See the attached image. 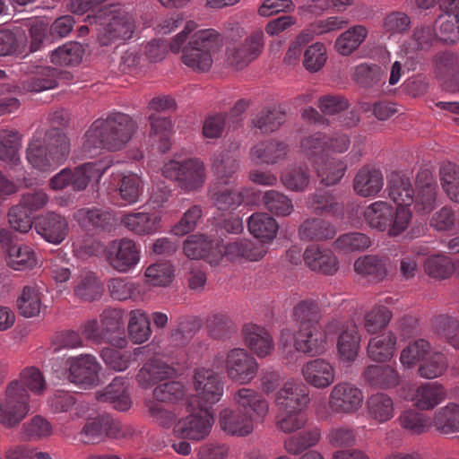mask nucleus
Segmentation results:
<instances>
[{"label": "nucleus", "instance_id": "57", "mask_svg": "<svg viewBox=\"0 0 459 459\" xmlns=\"http://www.w3.org/2000/svg\"><path fill=\"white\" fill-rule=\"evenodd\" d=\"M443 189L447 196L459 204V168L452 162H445L439 169Z\"/></svg>", "mask_w": 459, "mask_h": 459}, {"label": "nucleus", "instance_id": "59", "mask_svg": "<svg viewBox=\"0 0 459 459\" xmlns=\"http://www.w3.org/2000/svg\"><path fill=\"white\" fill-rule=\"evenodd\" d=\"M20 147L21 136L17 132H0V160L18 164L20 162L18 155Z\"/></svg>", "mask_w": 459, "mask_h": 459}, {"label": "nucleus", "instance_id": "40", "mask_svg": "<svg viewBox=\"0 0 459 459\" xmlns=\"http://www.w3.org/2000/svg\"><path fill=\"white\" fill-rule=\"evenodd\" d=\"M160 218L148 212L126 214L122 217V224L130 231L138 235H149L159 229Z\"/></svg>", "mask_w": 459, "mask_h": 459}, {"label": "nucleus", "instance_id": "46", "mask_svg": "<svg viewBox=\"0 0 459 459\" xmlns=\"http://www.w3.org/2000/svg\"><path fill=\"white\" fill-rule=\"evenodd\" d=\"M359 342L360 336L355 325L351 328L343 330L339 335L337 342V349L341 359L346 362L354 361L358 356Z\"/></svg>", "mask_w": 459, "mask_h": 459}, {"label": "nucleus", "instance_id": "18", "mask_svg": "<svg viewBox=\"0 0 459 459\" xmlns=\"http://www.w3.org/2000/svg\"><path fill=\"white\" fill-rule=\"evenodd\" d=\"M176 373V369L172 366L154 356L143 365L136 375V381L142 388L147 389L158 382L172 377Z\"/></svg>", "mask_w": 459, "mask_h": 459}, {"label": "nucleus", "instance_id": "47", "mask_svg": "<svg viewBox=\"0 0 459 459\" xmlns=\"http://www.w3.org/2000/svg\"><path fill=\"white\" fill-rule=\"evenodd\" d=\"M85 53L84 47L78 42H69L54 50L51 63L56 65H75L82 62Z\"/></svg>", "mask_w": 459, "mask_h": 459}, {"label": "nucleus", "instance_id": "5", "mask_svg": "<svg viewBox=\"0 0 459 459\" xmlns=\"http://www.w3.org/2000/svg\"><path fill=\"white\" fill-rule=\"evenodd\" d=\"M162 174L177 183L185 192H195L204 185L206 169L204 162L196 158H189L181 161L171 160L165 163Z\"/></svg>", "mask_w": 459, "mask_h": 459}, {"label": "nucleus", "instance_id": "19", "mask_svg": "<svg viewBox=\"0 0 459 459\" xmlns=\"http://www.w3.org/2000/svg\"><path fill=\"white\" fill-rule=\"evenodd\" d=\"M303 258L305 264L315 272L325 275H333L338 271V259L333 252L312 245L307 247Z\"/></svg>", "mask_w": 459, "mask_h": 459}, {"label": "nucleus", "instance_id": "38", "mask_svg": "<svg viewBox=\"0 0 459 459\" xmlns=\"http://www.w3.org/2000/svg\"><path fill=\"white\" fill-rule=\"evenodd\" d=\"M431 327L436 335L459 349V320L448 314H439L431 319Z\"/></svg>", "mask_w": 459, "mask_h": 459}, {"label": "nucleus", "instance_id": "27", "mask_svg": "<svg viewBox=\"0 0 459 459\" xmlns=\"http://www.w3.org/2000/svg\"><path fill=\"white\" fill-rule=\"evenodd\" d=\"M253 415H246L240 411L226 408L220 413V426L222 430L230 435L246 436L252 432Z\"/></svg>", "mask_w": 459, "mask_h": 459}, {"label": "nucleus", "instance_id": "24", "mask_svg": "<svg viewBox=\"0 0 459 459\" xmlns=\"http://www.w3.org/2000/svg\"><path fill=\"white\" fill-rule=\"evenodd\" d=\"M325 335L321 327L298 328L294 334L295 349L308 356H316L325 350Z\"/></svg>", "mask_w": 459, "mask_h": 459}, {"label": "nucleus", "instance_id": "2", "mask_svg": "<svg viewBox=\"0 0 459 459\" xmlns=\"http://www.w3.org/2000/svg\"><path fill=\"white\" fill-rule=\"evenodd\" d=\"M137 127L136 121L130 115L112 112L106 118H99L91 125L84 134L83 149L87 152L121 150L131 141Z\"/></svg>", "mask_w": 459, "mask_h": 459}, {"label": "nucleus", "instance_id": "64", "mask_svg": "<svg viewBox=\"0 0 459 459\" xmlns=\"http://www.w3.org/2000/svg\"><path fill=\"white\" fill-rule=\"evenodd\" d=\"M383 71L378 65L360 64L356 66L353 80L362 88H372L381 80Z\"/></svg>", "mask_w": 459, "mask_h": 459}, {"label": "nucleus", "instance_id": "17", "mask_svg": "<svg viewBox=\"0 0 459 459\" xmlns=\"http://www.w3.org/2000/svg\"><path fill=\"white\" fill-rule=\"evenodd\" d=\"M194 384L200 399L205 403L214 404L223 394L221 377L212 369L197 368L194 376Z\"/></svg>", "mask_w": 459, "mask_h": 459}, {"label": "nucleus", "instance_id": "49", "mask_svg": "<svg viewBox=\"0 0 459 459\" xmlns=\"http://www.w3.org/2000/svg\"><path fill=\"white\" fill-rule=\"evenodd\" d=\"M309 203L313 212L319 215H336L342 210V204L329 191L316 192L309 197Z\"/></svg>", "mask_w": 459, "mask_h": 459}, {"label": "nucleus", "instance_id": "39", "mask_svg": "<svg viewBox=\"0 0 459 459\" xmlns=\"http://www.w3.org/2000/svg\"><path fill=\"white\" fill-rule=\"evenodd\" d=\"M395 345L396 336L392 332H389L386 335L376 336L368 342V356L374 361H389L394 357Z\"/></svg>", "mask_w": 459, "mask_h": 459}, {"label": "nucleus", "instance_id": "55", "mask_svg": "<svg viewBox=\"0 0 459 459\" xmlns=\"http://www.w3.org/2000/svg\"><path fill=\"white\" fill-rule=\"evenodd\" d=\"M114 54L116 65L120 72L127 74L142 68V56L136 48L119 46Z\"/></svg>", "mask_w": 459, "mask_h": 459}, {"label": "nucleus", "instance_id": "28", "mask_svg": "<svg viewBox=\"0 0 459 459\" xmlns=\"http://www.w3.org/2000/svg\"><path fill=\"white\" fill-rule=\"evenodd\" d=\"M366 407L368 417L380 424L389 421L394 415V401L385 393L378 392L368 396Z\"/></svg>", "mask_w": 459, "mask_h": 459}, {"label": "nucleus", "instance_id": "51", "mask_svg": "<svg viewBox=\"0 0 459 459\" xmlns=\"http://www.w3.org/2000/svg\"><path fill=\"white\" fill-rule=\"evenodd\" d=\"M285 113L273 108L262 109L251 121L254 127L262 134H271L284 123Z\"/></svg>", "mask_w": 459, "mask_h": 459}, {"label": "nucleus", "instance_id": "45", "mask_svg": "<svg viewBox=\"0 0 459 459\" xmlns=\"http://www.w3.org/2000/svg\"><path fill=\"white\" fill-rule=\"evenodd\" d=\"M368 35L366 27L355 25L343 33L336 39L335 48L342 56H349L353 53L360 44L365 40Z\"/></svg>", "mask_w": 459, "mask_h": 459}, {"label": "nucleus", "instance_id": "36", "mask_svg": "<svg viewBox=\"0 0 459 459\" xmlns=\"http://www.w3.org/2000/svg\"><path fill=\"white\" fill-rule=\"evenodd\" d=\"M293 319L298 323V328L321 327V308L317 300L307 299L297 303L292 311Z\"/></svg>", "mask_w": 459, "mask_h": 459}, {"label": "nucleus", "instance_id": "58", "mask_svg": "<svg viewBox=\"0 0 459 459\" xmlns=\"http://www.w3.org/2000/svg\"><path fill=\"white\" fill-rule=\"evenodd\" d=\"M281 183L292 191L304 190L309 182V170L305 164L287 168L281 176Z\"/></svg>", "mask_w": 459, "mask_h": 459}, {"label": "nucleus", "instance_id": "34", "mask_svg": "<svg viewBox=\"0 0 459 459\" xmlns=\"http://www.w3.org/2000/svg\"><path fill=\"white\" fill-rule=\"evenodd\" d=\"M151 126L150 137L157 145V150L160 153L168 152L172 145L171 134L173 123L169 117H160L156 114L149 116Z\"/></svg>", "mask_w": 459, "mask_h": 459}, {"label": "nucleus", "instance_id": "42", "mask_svg": "<svg viewBox=\"0 0 459 459\" xmlns=\"http://www.w3.org/2000/svg\"><path fill=\"white\" fill-rule=\"evenodd\" d=\"M445 396L446 393L441 385L427 383L417 388L412 400L418 409L431 410L445 399Z\"/></svg>", "mask_w": 459, "mask_h": 459}, {"label": "nucleus", "instance_id": "33", "mask_svg": "<svg viewBox=\"0 0 459 459\" xmlns=\"http://www.w3.org/2000/svg\"><path fill=\"white\" fill-rule=\"evenodd\" d=\"M81 225L97 232H110L114 227V217L106 210L92 208L80 209L77 213Z\"/></svg>", "mask_w": 459, "mask_h": 459}, {"label": "nucleus", "instance_id": "44", "mask_svg": "<svg viewBox=\"0 0 459 459\" xmlns=\"http://www.w3.org/2000/svg\"><path fill=\"white\" fill-rule=\"evenodd\" d=\"M287 152L288 145L283 142L274 140L261 142L252 149V154L266 164H274L285 159Z\"/></svg>", "mask_w": 459, "mask_h": 459}, {"label": "nucleus", "instance_id": "3", "mask_svg": "<svg viewBox=\"0 0 459 459\" xmlns=\"http://www.w3.org/2000/svg\"><path fill=\"white\" fill-rule=\"evenodd\" d=\"M40 394L46 388L42 373L29 368L21 374L20 380L12 381L5 390V399L0 403V423L6 428L17 426L30 411V394L26 389Z\"/></svg>", "mask_w": 459, "mask_h": 459}, {"label": "nucleus", "instance_id": "1", "mask_svg": "<svg viewBox=\"0 0 459 459\" xmlns=\"http://www.w3.org/2000/svg\"><path fill=\"white\" fill-rule=\"evenodd\" d=\"M197 28L193 21L186 22L182 31L169 43L172 53L182 51L181 62L195 74L208 73L213 64V56L223 47V37L212 29L201 30L190 34Z\"/></svg>", "mask_w": 459, "mask_h": 459}, {"label": "nucleus", "instance_id": "13", "mask_svg": "<svg viewBox=\"0 0 459 459\" xmlns=\"http://www.w3.org/2000/svg\"><path fill=\"white\" fill-rule=\"evenodd\" d=\"M226 368L229 377L232 380L248 383L255 377L258 364L246 350L233 349L227 356Z\"/></svg>", "mask_w": 459, "mask_h": 459}, {"label": "nucleus", "instance_id": "37", "mask_svg": "<svg viewBox=\"0 0 459 459\" xmlns=\"http://www.w3.org/2000/svg\"><path fill=\"white\" fill-rule=\"evenodd\" d=\"M387 260L378 255H368L359 257L354 263V270L358 274L368 277L372 281L380 282L387 274Z\"/></svg>", "mask_w": 459, "mask_h": 459}, {"label": "nucleus", "instance_id": "30", "mask_svg": "<svg viewBox=\"0 0 459 459\" xmlns=\"http://www.w3.org/2000/svg\"><path fill=\"white\" fill-rule=\"evenodd\" d=\"M96 399L100 403H113L114 408L120 411H125L131 406V400L122 377H115L103 391L97 392Z\"/></svg>", "mask_w": 459, "mask_h": 459}, {"label": "nucleus", "instance_id": "20", "mask_svg": "<svg viewBox=\"0 0 459 459\" xmlns=\"http://www.w3.org/2000/svg\"><path fill=\"white\" fill-rule=\"evenodd\" d=\"M309 403V389L304 385L285 384L275 396V403L281 411H303Z\"/></svg>", "mask_w": 459, "mask_h": 459}, {"label": "nucleus", "instance_id": "41", "mask_svg": "<svg viewBox=\"0 0 459 459\" xmlns=\"http://www.w3.org/2000/svg\"><path fill=\"white\" fill-rule=\"evenodd\" d=\"M458 21L459 15L450 12L438 15L433 25L437 40L455 43L459 39Z\"/></svg>", "mask_w": 459, "mask_h": 459}, {"label": "nucleus", "instance_id": "56", "mask_svg": "<svg viewBox=\"0 0 459 459\" xmlns=\"http://www.w3.org/2000/svg\"><path fill=\"white\" fill-rule=\"evenodd\" d=\"M27 160L35 169L41 171H47L56 164L48 149L40 139H34L29 143Z\"/></svg>", "mask_w": 459, "mask_h": 459}, {"label": "nucleus", "instance_id": "50", "mask_svg": "<svg viewBox=\"0 0 459 459\" xmlns=\"http://www.w3.org/2000/svg\"><path fill=\"white\" fill-rule=\"evenodd\" d=\"M393 317L391 310L383 305L374 306L367 311L363 318V326L365 330L375 334L385 329Z\"/></svg>", "mask_w": 459, "mask_h": 459}, {"label": "nucleus", "instance_id": "15", "mask_svg": "<svg viewBox=\"0 0 459 459\" xmlns=\"http://www.w3.org/2000/svg\"><path fill=\"white\" fill-rule=\"evenodd\" d=\"M212 423L213 416L210 411L207 408H201L180 420L177 426V432L183 438L198 441L209 435Z\"/></svg>", "mask_w": 459, "mask_h": 459}, {"label": "nucleus", "instance_id": "61", "mask_svg": "<svg viewBox=\"0 0 459 459\" xmlns=\"http://www.w3.org/2000/svg\"><path fill=\"white\" fill-rule=\"evenodd\" d=\"M370 245L371 240L369 237L361 232L342 234L333 242L335 249L345 252L364 250Z\"/></svg>", "mask_w": 459, "mask_h": 459}, {"label": "nucleus", "instance_id": "52", "mask_svg": "<svg viewBox=\"0 0 459 459\" xmlns=\"http://www.w3.org/2000/svg\"><path fill=\"white\" fill-rule=\"evenodd\" d=\"M455 270L456 267L452 259L444 255H430L424 263L425 273L436 280L447 279Z\"/></svg>", "mask_w": 459, "mask_h": 459}, {"label": "nucleus", "instance_id": "14", "mask_svg": "<svg viewBox=\"0 0 459 459\" xmlns=\"http://www.w3.org/2000/svg\"><path fill=\"white\" fill-rule=\"evenodd\" d=\"M100 339L117 348L126 345L122 311L116 308L105 309L100 315Z\"/></svg>", "mask_w": 459, "mask_h": 459}, {"label": "nucleus", "instance_id": "22", "mask_svg": "<svg viewBox=\"0 0 459 459\" xmlns=\"http://www.w3.org/2000/svg\"><path fill=\"white\" fill-rule=\"evenodd\" d=\"M306 382L316 388H326L334 381V369L323 359L307 362L301 369Z\"/></svg>", "mask_w": 459, "mask_h": 459}, {"label": "nucleus", "instance_id": "60", "mask_svg": "<svg viewBox=\"0 0 459 459\" xmlns=\"http://www.w3.org/2000/svg\"><path fill=\"white\" fill-rule=\"evenodd\" d=\"M8 264L14 270L32 268L36 263V255L29 246L14 245L8 253Z\"/></svg>", "mask_w": 459, "mask_h": 459}, {"label": "nucleus", "instance_id": "26", "mask_svg": "<svg viewBox=\"0 0 459 459\" xmlns=\"http://www.w3.org/2000/svg\"><path fill=\"white\" fill-rule=\"evenodd\" d=\"M383 187V175L380 170L368 166L361 168L354 177L353 190L357 195L368 197L375 195Z\"/></svg>", "mask_w": 459, "mask_h": 459}, {"label": "nucleus", "instance_id": "48", "mask_svg": "<svg viewBox=\"0 0 459 459\" xmlns=\"http://www.w3.org/2000/svg\"><path fill=\"white\" fill-rule=\"evenodd\" d=\"M262 203L269 212L278 217L289 216L293 212L291 199L276 190L264 192Z\"/></svg>", "mask_w": 459, "mask_h": 459}, {"label": "nucleus", "instance_id": "29", "mask_svg": "<svg viewBox=\"0 0 459 459\" xmlns=\"http://www.w3.org/2000/svg\"><path fill=\"white\" fill-rule=\"evenodd\" d=\"M414 189L410 178L393 172L388 182V195L396 206H409L414 201Z\"/></svg>", "mask_w": 459, "mask_h": 459}, {"label": "nucleus", "instance_id": "6", "mask_svg": "<svg viewBox=\"0 0 459 459\" xmlns=\"http://www.w3.org/2000/svg\"><path fill=\"white\" fill-rule=\"evenodd\" d=\"M103 170L93 163H84L74 169L65 168L55 175L49 182L54 190L71 187L75 192L83 191L89 185L94 191H99V183Z\"/></svg>", "mask_w": 459, "mask_h": 459}, {"label": "nucleus", "instance_id": "7", "mask_svg": "<svg viewBox=\"0 0 459 459\" xmlns=\"http://www.w3.org/2000/svg\"><path fill=\"white\" fill-rule=\"evenodd\" d=\"M100 17H104L106 22L103 29L99 33L97 39L100 46H108L119 39H128L134 31L133 19L120 9L106 8L100 11Z\"/></svg>", "mask_w": 459, "mask_h": 459}, {"label": "nucleus", "instance_id": "21", "mask_svg": "<svg viewBox=\"0 0 459 459\" xmlns=\"http://www.w3.org/2000/svg\"><path fill=\"white\" fill-rule=\"evenodd\" d=\"M42 142L45 143L55 163L65 161L71 152L69 134L60 127L51 126L45 130Z\"/></svg>", "mask_w": 459, "mask_h": 459}, {"label": "nucleus", "instance_id": "8", "mask_svg": "<svg viewBox=\"0 0 459 459\" xmlns=\"http://www.w3.org/2000/svg\"><path fill=\"white\" fill-rule=\"evenodd\" d=\"M106 260L114 270L127 273L139 263L140 251L132 239H115L106 247Z\"/></svg>", "mask_w": 459, "mask_h": 459}, {"label": "nucleus", "instance_id": "11", "mask_svg": "<svg viewBox=\"0 0 459 459\" xmlns=\"http://www.w3.org/2000/svg\"><path fill=\"white\" fill-rule=\"evenodd\" d=\"M264 33L255 30L245 41L238 47L228 48L227 63L236 71L247 67L262 52L264 47Z\"/></svg>", "mask_w": 459, "mask_h": 459}, {"label": "nucleus", "instance_id": "25", "mask_svg": "<svg viewBox=\"0 0 459 459\" xmlns=\"http://www.w3.org/2000/svg\"><path fill=\"white\" fill-rule=\"evenodd\" d=\"M245 343L258 357L264 358L273 350L274 344L267 330L254 324H247L242 328Z\"/></svg>", "mask_w": 459, "mask_h": 459}, {"label": "nucleus", "instance_id": "16", "mask_svg": "<svg viewBox=\"0 0 459 459\" xmlns=\"http://www.w3.org/2000/svg\"><path fill=\"white\" fill-rule=\"evenodd\" d=\"M34 228L37 233L48 242L58 244L65 239L67 234L68 223L60 213L47 212L35 219Z\"/></svg>", "mask_w": 459, "mask_h": 459}, {"label": "nucleus", "instance_id": "23", "mask_svg": "<svg viewBox=\"0 0 459 459\" xmlns=\"http://www.w3.org/2000/svg\"><path fill=\"white\" fill-rule=\"evenodd\" d=\"M365 383L372 388L390 389L398 385L400 377L390 365H369L362 373Z\"/></svg>", "mask_w": 459, "mask_h": 459}, {"label": "nucleus", "instance_id": "63", "mask_svg": "<svg viewBox=\"0 0 459 459\" xmlns=\"http://www.w3.org/2000/svg\"><path fill=\"white\" fill-rule=\"evenodd\" d=\"M102 284L93 273H87L74 287L75 295L85 301H93L102 294Z\"/></svg>", "mask_w": 459, "mask_h": 459}, {"label": "nucleus", "instance_id": "32", "mask_svg": "<svg viewBox=\"0 0 459 459\" xmlns=\"http://www.w3.org/2000/svg\"><path fill=\"white\" fill-rule=\"evenodd\" d=\"M302 239L308 241H326L336 235L335 227L329 221L320 218L307 219L299 228Z\"/></svg>", "mask_w": 459, "mask_h": 459}, {"label": "nucleus", "instance_id": "62", "mask_svg": "<svg viewBox=\"0 0 459 459\" xmlns=\"http://www.w3.org/2000/svg\"><path fill=\"white\" fill-rule=\"evenodd\" d=\"M447 361L443 353L436 352L429 358L423 359L419 368V375L427 379H433L441 376L447 368Z\"/></svg>", "mask_w": 459, "mask_h": 459}, {"label": "nucleus", "instance_id": "9", "mask_svg": "<svg viewBox=\"0 0 459 459\" xmlns=\"http://www.w3.org/2000/svg\"><path fill=\"white\" fill-rule=\"evenodd\" d=\"M363 398L358 386L350 382H341L332 388L328 406L334 413L352 414L361 408Z\"/></svg>", "mask_w": 459, "mask_h": 459}, {"label": "nucleus", "instance_id": "35", "mask_svg": "<svg viewBox=\"0 0 459 459\" xmlns=\"http://www.w3.org/2000/svg\"><path fill=\"white\" fill-rule=\"evenodd\" d=\"M250 233L263 243L271 242L275 238L279 225L276 220L266 212H255L247 221Z\"/></svg>", "mask_w": 459, "mask_h": 459}, {"label": "nucleus", "instance_id": "12", "mask_svg": "<svg viewBox=\"0 0 459 459\" xmlns=\"http://www.w3.org/2000/svg\"><path fill=\"white\" fill-rule=\"evenodd\" d=\"M68 379L71 383L84 385H97L100 382V366L91 354H81L68 359Z\"/></svg>", "mask_w": 459, "mask_h": 459}, {"label": "nucleus", "instance_id": "31", "mask_svg": "<svg viewBox=\"0 0 459 459\" xmlns=\"http://www.w3.org/2000/svg\"><path fill=\"white\" fill-rule=\"evenodd\" d=\"M234 400L238 405L244 409L246 415H252L258 420H263L268 413L267 401L257 392L250 388H241L236 392Z\"/></svg>", "mask_w": 459, "mask_h": 459}, {"label": "nucleus", "instance_id": "53", "mask_svg": "<svg viewBox=\"0 0 459 459\" xmlns=\"http://www.w3.org/2000/svg\"><path fill=\"white\" fill-rule=\"evenodd\" d=\"M184 253L190 259H204L209 263L214 260L211 258L212 255V244L208 241L203 235H190L184 242Z\"/></svg>", "mask_w": 459, "mask_h": 459}, {"label": "nucleus", "instance_id": "10", "mask_svg": "<svg viewBox=\"0 0 459 459\" xmlns=\"http://www.w3.org/2000/svg\"><path fill=\"white\" fill-rule=\"evenodd\" d=\"M81 435L85 437V443L91 444L100 443L105 437L120 438L125 437L120 422L107 413L89 418L81 430Z\"/></svg>", "mask_w": 459, "mask_h": 459}, {"label": "nucleus", "instance_id": "43", "mask_svg": "<svg viewBox=\"0 0 459 459\" xmlns=\"http://www.w3.org/2000/svg\"><path fill=\"white\" fill-rule=\"evenodd\" d=\"M436 429L443 434L451 436L459 432V405L449 403L440 409L433 419Z\"/></svg>", "mask_w": 459, "mask_h": 459}, {"label": "nucleus", "instance_id": "54", "mask_svg": "<svg viewBox=\"0 0 459 459\" xmlns=\"http://www.w3.org/2000/svg\"><path fill=\"white\" fill-rule=\"evenodd\" d=\"M211 198L221 211H228L240 205L244 201V196L238 190L214 186L210 190Z\"/></svg>", "mask_w": 459, "mask_h": 459}, {"label": "nucleus", "instance_id": "4", "mask_svg": "<svg viewBox=\"0 0 459 459\" xmlns=\"http://www.w3.org/2000/svg\"><path fill=\"white\" fill-rule=\"evenodd\" d=\"M364 218L371 229L385 232L389 238L401 236L409 227L412 212L406 206H393L384 201L368 205Z\"/></svg>", "mask_w": 459, "mask_h": 459}]
</instances>
